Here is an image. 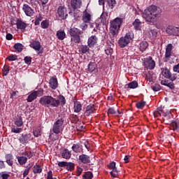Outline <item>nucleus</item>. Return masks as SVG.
Returning a JSON list of instances; mask_svg holds the SVG:
<instances>
[{
  "mask_svg": "<svg viewBox=\"0 0 179 179\" xmlns=\"http://www.w3.org/2000/svg\"><path fill=\"white\" fill-rule=\"evenodd\" d=\"M1 179H8V178H9V174H8V173H3L1 176Z\"/></svg>",
  "mask_w": 179,
  "mask_h": 179,
  "instance_id": "obj_64",
  "label": "nucleus"
},
{
  "mask_svg": "<svg viewBox=\"0 0 179 179\" xmlns=\"http://www.w3.org/2000/svg\"><path fill=\"white\" fill-rule=\"evenodd\" d=\"M107 3L110 9H114L115 6L117 5V1L115 0H107Z\"/></svg>",
  "mask_w": 179,
  "mask_h": 179,
  "instance_id": "obj_33",
  "label": "nucleus"
},
{
  "mask_svg": "<svg viewBox=\"0 0 179 179\" xmlns=\"http://www.w3.org/2000/svg\"><path fill=\"white\" fill-rule=\"evenodd\" d=\"M124 87L125 89H136V87H138V83L136 81H133L127 84Z\"/></svg>",
  "mask_w": 179,
  "mask_h": 179,
  "instance_id": "obj_28",
  "label": "nucleus"
},
{
  "mask_svg": "<svg viewBox=\"0 0 179 179\" xmlns=\"http://www.w3.org/2000/svg\"><path fill=\"white\" fill-rule=\"evenodd\" d=\"M31 57H29V56H26L24 58V61L25 62V64H27V65H30V64H31Z\"/></svg>",
  "mask_w": 179,
  "mask_h": 179,
  "instance_id": "obj_46",
  "label": "nucleus"
},
{
  "mask_svg": "<svg viewBox=\"0 0 179 179\" xmlns=\"http://www.w3.org/2000/svg\"><path fill=\"white\" fill-rule=\"evenodd\" d=\"M22 10L24 13H25L26 16H28L29 17L34 16V10L28 4H24L22 6Z\"/></svg>",
  "mask_w": 179,
  "mask_h": 179,
  "instance_id": "obj_11",
  "label": "nucleus"
},
{
  "mask_svg": "<svg viewBox=\"0 0 179 179\" xmlns=\"http://www.w3.org/2000/svg\"><path fill=\"white\" fill-rule=\"evenodd\" d=\"M167 87H169V89H174V83H169L168 82V84H166Z\"/></svg>",
  "mask_w": 179,
  "mask_h": 179,
  "instance_id": "obj_62",
  "label": "nucleus"
},
{
  "mask_svg": "<svg viewBox=\"0 0 179 179\" xmlns=\"http://www.w3.org/2000/svg\"><path fill=\"white\" fill-rule=\"evenodd\" d=\"M144 66L146 68V69H150L152 71V69H155L156 66V62H154L152 57H148L144 59Z\"/></svg>",
  "mask_w": 179,
  "mask_h": 179,
  "instance_id": "obj_9",
  "label": "nucleus"
},
{
  "mask_svg": "<svg viewBox=\"0 0 179 179\" xmlns=\"http://www.w3.org/2000/svg\"><path fill=\"white\" fill-rule=\"evenodd\" d=\"M142 16L148 24H152L157 22V19L160 17V12L157 10V6L152 5L144 10Z\"/></svg>",
  "mask_w": 179,
  "mask_h": 179,
  "instance_id": "obj_1",
  "label": "nucleus"
},
{
  "mask_svg": "<svg viewBox=\"0 0 179 179\" xmlns=\"http://www.w3.org/2000/svg\"><path fill=\"white\" fill-rule=\"evenodd\" d=\"M23 131V129L22 128H12L11 132H13L14 134H20Z\"/></svg>",
  "mask_w": 179,
  "mask_h": 179,
  "instance_id": "obj_48",
  "label": "nucleus"
},
{
  "mask_svg": "<svg viewBox=\"0 0 179 179\" xmlns=\"http://www.w3.org/2000/svg\"><path fill=\"white\" fill-rule=\"evenodd\" d=\"M14 48L18 52H22V51H23V45H22L21 43H15L14 45Z\"/></svg>",
  "mask_w": 179,
  "mask_h": 179,
  "instance_id": "obj_36",
  "label": "nucleus"
},
{
  "mask_svg": "<svg viewBox=\"0 0 179 179\" xmlns=\"http://www.w3.org/2000/svg\"><path fill=\"white\" fill-rule=\"evenodd\" d=\"M166 31L170 36H179L178 27L169 25L166 27Z\"/></svg>",
  "mask_w": 179,
  "mask_h": 179,
  "instance_id": "obj_12",
  "label": "nucleus"
},
{
  "mask_svg": "<svg viewBox=\"0 0 179 179\" xmlns=\"http://www.w3.org/2000/svg\"><path fill=\"white\" fill-rule=\"evenodd\" d=\"M43 93H44V90H43L42 89L38 90L37 91H34L28 96L27 99V101L28 103H31V101H34V100H36L37 97H41V96H43Z\"/></svg>",
  "mask_w": 179,
  "mask_h": 179,
  "instance_id": "obj_8",
  "label": "nucleus"
},
{
  "mask_svg": "<svg viewBox=\"0 0 179 179\" xmlns=\"http://www.w3.org/2000/svg\"><path fill=\"white\" fill-rule=\"evenodd\" d=\"M6 163L7 164H8V166H13V155H10V154H8L6 155Z\"/></svg>",
  "mask_w": 179,
  "mask_h": 179,
  "instance_id": "obj_26",
  "label": "nucleus"
},
{
  "mask_svg": "<svg viewBox=\"0 0 179 179\" xmlns=\"http://www.w3.org/2000/svg\"><path fill=\"white\" fill-rule=\"evenodd\" d=\"M17 161L21 166H23V164H26V163L27 162V157H17Z\"/></svg>",
  "mask_w": 179,
  "mask_h": 179,
  "instance_id": "obj_30",
  "label": "nucleus"
},
{
  "mask_svg": "<svg viewBox=\"0 0 179 179\" xmlns=\"http://www.w3.org/2000/svg\"><path fill=\"white\" fill-rule=\"evenodd\" d=\"M68 162H61L58 163L59 167H66V164Z\"/></svg>",
  "mask_w": 179,
  "mask_h": 179,
  "instance_id": "obj_58",
  "label": "nucleus"
},
{
  "mask_svg": "<svg viewBox=\"0 0 179 179\" xmlns=\"http://www.w3.org/2000/svg\"><path fill=\"white\" fill-rule=\"evenodd\" d=\"M33 134H34V136H36V138L41 136V129L36 128V129H34Z\"/></svg>",
  "mask_w": 179,
  "mask_h": 179,
  "instance_id": "obj_39",
  "label": "nucleus"
},
{
  "mask_svg": "<svg viewBox=\"0 0 179 179\" xmlns=\"http://www.w3.org/2000/svg\"><path fill=\"white\" fill-rule=\"evenodd\" d=\"M86 23L87 22H83L80 26V29H81L82 30H86V29H87V24Z\"/></svg>",
  "mask_w": 179,
  "mask_h": 179,
  "instance_id": "obj_55",
  "label": "nucleus"
},
{
  "mask_svg": "<svg viewBox=\"0 0 179 179\" xmlns=\"http://www.w3.org/2000/svg\"><path fill=\"white\" fill-rule=\"evenodd\" d=\"M173 72H176L177 73H179V63L173 66Z\"/></svg>",
  "mask_w": 179,
  "mask_h": 179,
  "instance_id": "obj_57",
  "label": "nucleus"
},
{
  "mask_svg": "<svg viewBox=\"0 0 179 179\" xmlns=\"http://www.w3.org/2000/svg\"><path fill=\"white\" fill-rule=\"evenodd\" d=\"M72 150L76 153H78V152H80V145H79V144H73L72 146Z\"/></svg>",
  "mask_w": 179,
  "mask_h": 179,
  "instance_id": "obj_40",
  "label": "nucleus"
},
{
  "mask_svg": "<svg viewBox=\"0 0 179 179\" xmlns=\"http://www.w3.org/2000/svg\"><path fill=\"white\" fill-rule=\"evenodd\" d=\"M162 75V76H164L166 79H170L171 82H174V80H178L179 82V75L177 73L171 74V72L168 69H163Z\"/></svg>",
  "mask_w": 179,
  "mask_h": 179,
  "instance_id": "obj_7",
  "label": "nucleus"
},
{
  "mask_svg": "<svg viewBox=\"0 0 179 179\" xmlns=\"http://www.w3.org/2000/svg\"><path fill=\"white\" fill-rule=\"evenodd\" d=\"M66 167V170L72 171L73 170H75V164L72 162H67Z\"/></svg>",
  "mask_w": 179,
  "mask_h": 179,
  "instance_id": "obj_35",
  "label": "nucleus"
},
{
  "mask_svg": "<svg viewBox=\"0 0 179 179\" xmlns=\"http://www.w3.org/2000/svg\"><path fill=\"white\" fill-rule=\"evenodd\" d=\"M122 24V19L118 17L110 22V33L113 34V36H115L118 33Z\"/></svg>",
  "mask_w": 179,
  "mask_h": 179,
  "instance_id": "obj_4",
  "label": "nucleus"
},
{
  "mask_svg": "<svg viewBox=\"0 0 179 179\" xmlns=\"http://www.w3.org/2000/svg\"><path fill=\"white\" fill-rule=\"evenodd\" d=\"M9 66L8 65H5L3 66V76H6V75H8V73H9Z\"/></svg>",
  "mask_w": 179,
  "mask_h": 179,
  "instance_id": "obj_45",
  "label": "nucleus"
},
{
  "mask_svg": "<svg viewBox=\"0 0 179 179\" xmlns=\"http://www.w3.org/2000/svg\"><path fill=\"white\" fill-rule=\"evenodd\" d=\"M145 101H140V102H138L136 106L137 107V108H143V107H145Z\"/></svg>",
  "mask_w": 179,
  "mask_h": 179,
  "instance_id": "obj_50",
  "label": "nucleus"
},
{
  "mask_svg": "<svg viewBox=\"0 0 179 179\" xmlns=\"http://www.w3.org/2000/svg\"><path fill=\"white\" fill-rule=\"evenodd\" d=\"M171 127L172 129H173V131H176V129H178L179 128V123H178L177 122H173L171 124Z\"/></svg>",
  "mask_w": 179,
  "mask_h": 179,
  "instance_id": "obj_44",
  "label": "nucleus"
},
{
  "mask_svg": "<svg viewBox=\"0 0 179 179\" xmlns=\"http://www.w3.org/2000/svg\"><path fill=\"white\" fill-rule=\"evenodd\" d=\"M72 154H71V152L68 150V149H64L62 153V157L63 159H71V156Z\"/></svg>",
  "mask_w": 179,
  "mask_h": 179,
  "instance_id": "obj_29",
  "label": "nucleus"
},
{
  "mask_svg": "<svg viewBox=\"0 0 179 179\" xmlns=\"http://www.w3.org/2000/svg\"><path fill=\"white\" fill-rule=\"evenodd\" d=\"M31 139V134H22L19 138L20 143H22V145H27V143H29Z\"/></svg>",
  "mask_w": 179,
  "mask_h": 179,
  "instance_id": "obj_13",
  "label": "nucleus"
},
{
  "mask_svg": "<svg viewBox=\"0 0 179 179\" xmlns=\"http://www.w3.org/2000/svg\"><path fill=\"white\" fill-rule=\"evenodd\" d=\"M150 34H152V37H157V31L156 29H151Z\"/></svg>",
  "mask_w": 179,
  "mask_h": 179,
  "instance_id": "obj_53",
  "label": "nucleus"
},
{
  "mask_svg": "<svg viewBox=\"0 0 179 179\" xmlns=\"http://www.w3.org/2000/svg\"><path fill=\"white\" fill-rule=\"evenodd\" d=\"M74 113H80L82 111V104L79 101L74 102Z\"/></svg>",
  "mask_w": 179,
  "mask_h": 179,
  "instance_id": "obj_27",
  "label": "nucleus"
},
{
  "mask_svg": "<svg viewBox=\"0 0 179 179\" xmlns=\"http://www.w3.org/2000/svg\"><path fill=\"white\" fill-rule=\"evenodd\" d=\"M82 0H71V6L73 10L82 8Z\"/></svg>",
  "mask_w": 179,
  "mask_h": 179,
  "instance_id": "obj_16",
  "label": "nucleus"
},
{
  "mask_svg": "<svg viewBox=\"0 0 179 179\" xmlns=\"http://www.w3.org/2000/svg\"><path fill=\"white\" fill-rule=\"evenodd\" d=\"M82 20L84 22V23H89L90 20H92V15L87 12H84V14L82 17Z\"/></svg>",
  "mask_w": 179,
  "mask_h": 179,
  "instance_id": "obj_24",
  "label": "nucleus"
},
{
  "mask_svg": "<svg viewBox=\"0 0 179 179\" xmlns=\"http://www.w3.org/2000/svg\"><path fill=\"white\" fill-rule=\"evenodd\" d=\"M41 20H43V15H41V14H39L38 16H36L35 22H34V24L35 26H38V24H40V22H41Z\"/></svg>",
  "mask_w": 179,
  "mask_h": 179,
  "instance_id": "obj_38",
  "label": "nucleus"
},
{
  "mask_svg": "<svg viewBox=\"0 0 179 179\" xmlns=\"http://www.w3.org/2000/svg\"><path fill=\"white\" fill-rule=\"evenodd\" d=\"M41 26L42 29H48V27L50 26V23L48 20H43L41 23Z\"/></svg>",
  "mask_w": 179,
  "mask_h": 179,
  "instance_id": "obj_41",
  "label": "nucleus"
},
{
  "mask_svg": "<svg viewBox=\"0 0 179 179\" xmlns=\"http://www.w3.org/2000/svg\"><path fill=\"white\" fill-rule=\"evenodd\" d=\"M152 89L154 92H159V90H161L162 87L159 84H155L152 86Z\"/></svg>",
  "mask_w": 179,
  "mask_h": 179,
  "instance_id": "obj_43",
  "label": "nucleus"
},
{
  "mask_svg": "<svg viewBox=\"0 0 179 179\" xmlns=\"http://www.w3.org/2000/svg\"><path fill=\"white\" fill-rule=\"evenodd\" d=\"M49 85L51 89H52L53 90H55V89L58 87V80L57 79V77L55 76L52 77L50 79Z\"/></svg>",
  "mask_w": 179,
  "mask_h": 179,
  "instance_id": "obj_17",
  "label": "nucleus"
},
{
  "mask_svg": "<svg viewBox=\"0 0 179 179\" xmlns=\"http://www.w3.org/2000/svg\"><path fill=\"white\" fill-rule=\"evenodd\" d=\"M148 47H149V43H148L146 41L141 42L138 45V48L142 52H143V51H146Z\"/></svg>",
  "mask_w": 179,
  "mask_h": 179,
  "instance_id": "obj_25",
  "label": "nucleus"
},
{
  "mask_svg": "<svg viewBox=\"0 0 179 179\" xmlns=\"http://www.w3.org/2000/svg\"><path fill=\"white\" fill-rule=\"evenodd\" d=\"M134 38V35L131 33H127L124 36H122L119 41L118 44L119 47L121 48H124V47H127L129 43L132 41V39Z\"/></svg>",
  "mask_w": 179,
  "mask_h": 179,
  "instance_id": "obj_3",
  "label": "nucleus"
},
{
  "mask_svg": "<svg viewBox=\"0 0 179 179\" xmlns=\"http://www.w3.org/2000/svg\"><path fill=\"white\" fill-rule=\"evenodd\" d=\"M34 173H40L41 171H43V169H41V166L40 165H35L33 168Z\"/></svg>",
  "mask_w": 179,
  "mask_h": 179,
  "instance_id": "obj_37",
  "label": "nucleus"
},
{
  "mask_svg": "<svg viewBox=\"0 0 179 179\" xmlns=\"http://www.w3.org/2000/svg\"><path fill=\"white\" fill-rule=\"evenodd\" d=\"M46 179H54L52 178V171H50L48 172V176Z\"/></svg>",
  "mask_w": 179,
  "mask_h": 179,
  "instance_id": "obj_63",
  "label": "nucleus"
},
{
  "mask_svg": "<svg viewBox=\"0 0 179 179\" xmlns=\"http://www.w3.org/2000/svg\"><path fill=\"white\" fill-rule=\"evenodd\" d=\"M133 26L136 30H141V20L139 19H136L133 22Z\"/></svg>",
  "mask_w": 179,
  "mask_h": 179,
  "instance_id": "obj_32",
  "label": "nucleus"
},
{
  "mask_svg": "<svg viewBox=\"0 0 179 179\" xmlns=\"http://www.w3.org/2000/svg\"><path fill=\"white\" fill-rule=\"evenodd\" d=\"M70 35L71 36V41H74V43H80V29L78 28H71L70 29Z\"/></svg>",
  "mask_w": 179,
  "mask_h": 179,
  "instance_id": "obj_6",
  "label": "nucleus"
},
{
  "mask_svg": "<svg viewBox=\"0 0 179 179\" xmlns=\"http://www.w3.org/2000/svg\"><path fill=\"white\" fill-rule=\"evenodd\" d=\"M64 131V119L60 118L58 119L53 124L52 131L54 134L58 135V134H61Z\"/></svg>",
  "mask_w": 179,
  "mask_h": 179,
  "instance_id": "obj_5",
  "label": "nucleus"
},
{
  "mask_svg": "<svg viewBox=\"0 0 179 179\" xmlns=\"http://www.w3.org/2000/svg\"><path fill=\"white\" fill-rule=\"evenodd\" d=\"M79 122H78L76 123V128H77L78 131H80L81 129H83V125L79 124Z\"/></svg>",
  "mask_w": 179,
  "mask_h": 179,
  "instance_id": "obj_60",
  "label": "nucleus"
},
{
  "mask_svg": "<svg viewBox=\"0 0 179 179\" xmlns=\"http://www.w3.org/2000/svg\"><path fill=\"white\" fill-rule=\"evenodd\" d=\"M80 51L83 54H86V52L89 51V47H87V45H82L80 48Z\"/></svg>",
  "mask_w": 179,
  "mask_h": 179,
  "instance_id": "obj_42",
  "label": "nucleus"
},
{
  "mask_svg": "<svg viewBox=\"0 0 179 179\" xmlns=\"http://www.w3.org/2000/svg\"><path fill=\"white\" fill-rule=\"evenodd\" d=\"M59 103H62V106L65 105V103H66L65 97L62 95L59 96Z\"/></svg>",
  "mask_w": 179,
  "mask_h": 179,
  "instance_id": "obj_52",
  "label": "nucleus"
},
{
  "mask_svg": "<svg viewBox=\"0 0 179 179\" xmlns=\"http://www.w3.org/2000/svg\"><path fill=\"white\" fill-rule=\"evenodd\" d=\"M57 13L61 19H66L68 13H66V8H65V6H59L57 8Z\"/></svg>",
  "mask_w": 179,
  "mask_h": 179,
  "instance_id": "obj_15",
  "label": "nucleus"
},
{
  "mask_svg": "<svg viewBox=\"0 0 179 179\" xmlns=\"http://www.w3.org/2000/svg\"><path fill=\"white\" fill-rule=\"evenodd\" d=\"M15 125L18 127H23V119L22 118V117L16 119V120L15 121Z\"/></svg>",
  "mask_w": 179,
  "mask_h": 179,
  "instance_id": "obj_34",
  "label": "nucleus"
},
{
  "mask_svg": "<svg viewBox=\"0 0 179 179\" xmlns=\"http://www.w3.org/2000/svg\"><path fill=\"white\" fill-rule=\"evenodd\" d=\"M79 160H80L81 163L84 164H87V163H90V157L87 155L83 154L79 156Z\"/></svg>",
  "mask_w": 179,
  "mask_h": 179,
  "instance_id": "obj_20",
  "label": "nucleus"
},
{
  "mask_svg": "<svg viewBox=\"0 0 179 179\" xmlns=\"http://www.w3.org/2000/svg\"><path fill=\"white\" fill-rule=\"evenodd\" d=\"M25 156H27L28 159H31V157H33V153H31V152H26Z\"/></svg>",
  "mask_w": 179,
  "mask_h": 179,
  "instance_id": "obj_61",
  "label": "nucleus"
},
{
  "mask_svg": "<svg viewBox=\"0 0 179 179\" xmlns=\"http://www.w3.org/2000/svg\"><path fill=\"white\" fill-rule=\"evenodd\" d=\"M29 47L35 50V51H38V54H43V48H41V43H40L38 41H31Z\"/></svg>",
  "mask_w": 179,
  "mask_h": 179,
  "instance_id": "obj_10",
  "label": "nucleus"
},
{
  "mask_svg": "<svg viewBox=\"0 0 179 179\" xmlns=\"http://www.w3.org/2000/svg\"><path fill=\"white\" fill-rule=\"evenodd\" d=\"M39 103L45 107H59L60 104L59 100L51 96H44L41 97L39 100Z\"/></svg>",
  "mask_w": 179,
  "mask_h": 179,
  "instance_id": "obj_2",
  "label": "nucleus"
},
{
  "mask_svg": "<svg viewBox=\"0 0 179 179\" xmlns=\"http://www.w3.org/2000/svg\"><path fill=\"white\" fill-rule=\"evenodd\" d=\"M16 24L17 28L20 29V30H24L26 27H27V24L22 21L21 20H17Z\"/></svg>",
  "mask_w": 179,
  "mask_h": 179,
  "instance_id": "obj_22",
  "label": "nucleus"
},
{
  "mask_svg": "<svg viewBox=\"0 0 179 179\" xmlns=\"http://www.w3.org/2000/svg\"><path fill=\"white\" fill-rule=\"evenodd\" d=\"M97 43V36H92L88 38V45L89 47H93Z\"/></svg>",
  "mask_w": 179,
  "mask_h": 179,
  "instance_id": "obj_21",
  "label": "nucleus"
},
{
  "mask_svg": "<svg viewBox=\"0 0 179 179\" xmlns=\"http://www.w3.org/2000/svg\"><path fill=\"white\" fill-rule=\"evenodd\" d=\"M107 17H108L107 13H103L101 15V22H106V20H107Z\"/></svg>",
  "mask_w": 179,
  "mask_h": 179,
  "instance_id": "obj_49",
  "label": "nucleus"
},
{
  "mask_svg": "<svg viewBox=\"0 0 179 179\" xmlns=\"http://www.w3.org/2000/svg\"><path fill=\"white\" fill-rule=\"evenodd\" d=\"M171 51H173V44L169 43L166 46L165 58L171 57Z\"/></svg>",
  "mask_w": 179,
  "mask_h": 179,
  "instance_id": "obj_18",
  "label": "nucleus"
},
{
  "mask_svg": "<svg viewBox=\"0 0 179 179\" xmlns=\"http://www.w3.org/2000/svg\"><path fill=\"white\" fill-rule=\"evenodd\" d=\"M85 179H92L93 178V173L92 172H86L84 175Z\"/></svg>",
  "mask_w": 179,
  "mask_h": 179,
  "instance_id": "obj_47",
  "label": "nucleus"
},
{
  "mask_svg": "<svg viewBox=\"0 0 179 179\" xmlns=\"http://www.w3.org/2000/svg\"><path fill=\"white\" fill-rule=\"evenodd\" d=\"M88 71L89 72H94L96 73V72H97V64L95 62H90L88 64Z\"/></svg>",
  "mask_w": 179,
  "mask_h": 179,
  "instance_id": "obj_23",
  "label": "nucleus"
},
{
  "mask_svg": "<svg viewBox=\"0 0 179 179\" xmlns=\"http://www.w3.org/2000/svg\"><path fill=\"white\" fill-rule=\"evenodd\" d=\"M65 31H57V37L59 40H64L65 38Z\"/></svg>",
  "mask_w": 179,
  "mask_h": 179,
  "instance_id": "obj_31",
  "label": "nucleus"
},
{
  "mask_svg": "<svg viewBox=\"0 0 179 179\" xmlns=\"http://www.w3.org/2000/svg\"><path fill=\"white\" fill-rule=\"evenodd\" d=\"M116 111L115 109H114V108H110L108 110V114H115Z\"/></svg>",
  "mask_w": 179,
  "mask_h": 179,
  "instance_id": "obj_59",
  "label": "nucleus"
},
{
  "mask_svg": "<svg viewBox=\"0 0 179 179\" xmlns=\"http://www.w3.org/2000/svg\"><path fill=\"white\" fill-rule=\"evenodd\" d=\"M19 92L14 91L10 95V99H15V97H17L19 95Z\"/></svg>",
  "mask_w": 179,
  "mask_h": 179,
  "instance_id": "obj_56",
  "label": "nucleus"
},
{
  "mask_svg": "<svg viewBox=\"0 0 179 179\" xmlns=\"http://www.w3.org/2000/svg\"><path fill=\"white\" fill-rule=\"evenodd\" d=\"M108 169L112 170V171H110L111 176L113 177V178H117L118 176V171L117 170V167L115 166V162H110L109 164H108Z\"/></svg>",
  "mask_w": 179,
  "mask_h": 179,
  "instance_id": "obj_14",
  "label": "nucleus"
},
{
  "mask_svg": "<svg viewBox=\"0 0 179 179\" xmlns=\"http://www.w3.org/2000/svg\"><path fill=\"white\" fill-rule=\"evenodd\" d=\"M6 59L8 61H16V59H17V56L16 55H10L6 58Z\"/></svg>",
  "mask_w": 179,
  "mask_h": 179,
  "instance_id": "obj_51",
  "label": "nucleus"
},
{
  "mask_svg": "<svg viewBox=\"0 0 179 179\" xmlns=\"http://www.w3.org/2000/svg\"><path fill=\"white\" fill-rule=\"evenodd\" d=\"M113 48H108L107 49L105 50V52L106 54V55H111V54H113Z\"/></svg>",
  "mask_w": 179,
  "mask_h": 179,
  "instance_id": "obj_54",
  "label": "nucleus"
},
{
  "mask_svg": "<svg viewBox=\"0 0 179 179\" xmlns=\"http://www.w3.org/2000/svg\"><path fill=\"white\" fill-rule=\"evenodd\" d=\"M96 111V108H94V105H89L87 106L85 115H87V117H89L90 114H93Z\"/></svg>",
  "mask_w": 179,
  "mask_h": 179,
  "instance_id": "obj_19",
  "label": "nucleus"
}]
</instances>
